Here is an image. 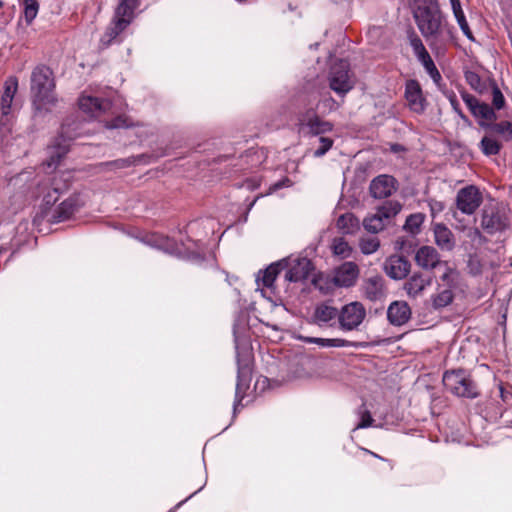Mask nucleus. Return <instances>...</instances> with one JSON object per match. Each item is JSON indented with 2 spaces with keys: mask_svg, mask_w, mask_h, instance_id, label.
I'll list each match as a JSON object with an SVG mask.
<instances>
[{
  "mask_svg": "<svg viewBox=\"0 0 512 512\" xmlns=\"http://www.w3.org/2000/svg\"><path fill=\"white\" fill-rule=\"evenodd\" d=\"M215 221L204 218L190 222L186 228L187 242L175 240L157 233L147 235L145 243L176 256L200 258L205 254V239L214 233Z\"/></svg>",
  "mask_w": 512,
  "mask_h": 512,
  "instance_id": "nucleus-1",
  "label": "nucleus"
},
{
  "mask_svg": "<svg viewBox=\"0 0 512 512\" xmlns=\"http://www.w3.org/2000/svg\"><path fill=\"white\" fill-rule=\"evenodd\" d=\"M416 24L436 53H442L448 42L452 41V29L442 21L436 0H409Z\"/></svg>",
  "mask_w": 512,
  "mask_h": 512,
  "instance_id": "nucleus-2",
  "label": "nucleus"
},
{
  "mask_svg": "<svg viewBox=\"0 0 512 512\" xmlns=\"http://www.w3.org/2000/svg\"><path fill=\"white\" fill-rule=\"evenodd\" d=\"M56 181V178L54 179ZM53 193H48L44 197L46 206H53L58 199V195L67 187V184L59 186L56 182L53 183ZM87 200L86 195L83 193H75L69 198L60 203L57 207H46L41 214L42 219L48 222L58 223L69 219L79 208L85 205Z\"/></svg>",
  "mask_w": 512,
  "mask_h": 512,
  "instance_id": "nucleus-3",
  "label": "nucleus"
},
{
  "mask_svg": "<svg viewBox=\"0 0 512 512\" xmlns=\"http://www.w3.org/2000/svg\"><path fill=\"white\" fill-rule=\"evenodd\" d=\"M54 80L51 70L46 66L36 67L31 75L33 104L38 111H48L55 104Z\"/></svg>",
  "mask_w": 512,
  "mask_h": 512,
  "instance_id": "nucleus-4",
  "label": "nucleus"
},
{
  "mask_svg": "<svg viewBox=\"0 0 512 512\" xmlns=\"http://www.w3.org/2000/svg\"><path fill=\"white\" fill-rule=\"evenodd\" d=\"M137 6L138 0H120L113 23L101 38L104 46H108L132 22Z\"/></svg>",
  "mask_w": 512,
  "mask_h": 512,
  "instance_id": "nucleus-5",
  "label": "nucleus"
},
{
  "mask_svg": "<svg viewBox=\"0 0 512 512\" xmlns=\"http://www.w3.org/2000/svg\"><path fill=\"white\" fill-rule=\"evenodd\" d=\"M235 335V343L237 350V383H236V391H235V401L233 410L236 413L238 405L244 398L245 392L249 388V383L251 379V356L248 352L241 353L239 351V338L236 335V331L234 330Z\"/></svg>",
  "mask_w": 512,
  "mask_h": 512,
  "instance_id": "nucleus-6",
  "label": "nucleus"
},
{
  "mask_svg": "<svg viewBox=\"0 0 512 512\" xmlns=\"http://www.w3.org/2000/svg\"><path fill=\"white\" fill-rule=\"evenodd\" d=\"M402 209V205L397 201H387L372 214L366 216L363 220L364 228L370 233L382 231L391 218L395 217Z\"/></svg>",
  "mask_w": 512,
  "mask_h": 512,
  "instance_id": "nucleus-7",
  "label": "nucleus"
},
{
  "mask_svg": "<svg viewBox=\"0 0 512 512\" xmlns=\"http://www.w3.org/2000/svg\"><path fill=\"white\" fill-rule=\"evenodd\" d=\"M443 384L456 396L474 398L477 390L469 376L463 370L447 371L443 375Z\"/></svg>",
  "mask_w": 512,
  "mask_h": 512,
  "instance_id": "nucleus-8",
  "label": "nucleus"
},
{
  "mask_svg": "<svg viewBox=\"0 0 512 512\" xmlns=\"http://www.w3.org/2000/svg\"><path fill=\"white\" fill-rule=\"evenodd\" d=\"M330 88L338 95H345L354 86V80L346 60H339L331 66L329 73Z\"/></svg>",
  "mask_w": 512,
  "mask_h": 512,
  "instance_id": "nucleus-9",
  "label": "nucleus"
},
{
  "mask_svg": "<svg viewBox=\"0 0 512 512\" xmlns=\"http://www.w3.org/2000/svg\"><path fill=\"white\" fill-rule=\"evenodd\" d=\"M480 225L490 235L504 231L508 225L505 212L501 210L498 204L485 205L481 212Z\"/></svg>",
  "mask_w": 512,
  "mask_h": 512,
  "instance_id": "nucleus-10",
  "label": "nucleus"
},
{
  "mask_svg": "<svg viewBox=\"0 0 512 512\" xmlns=\"http://www.w3.org/2000/svg\"><path fill=\"white\" fill-rule=\"evenodd\" d=\"M366 317V309L358 301L350 302L344 305L339 311V326L343 331H353L358 329Z\"/></svg>",
  "mask_w": 512,
  "mask_h": 512,
  "instance_id": "nucleus-11",
  "label": "nucleus"
},
{
  "mask_svg": "<svg viewBox=\"0 0 512 512\" xmlns=\"http://www.w3.org/2000/svg\"><path fill=\"white\" fill-rule=\"evenodd\" d=\"M462 99L472 115L477 119L479 126L489 128L496 121L497 115L487 103L480 102L469 93H462Z\"/></svg>",
  "mask_w": 512,
  "mask_h": 512,
  "instance_id": "nucleus-12",
  "label": "nucleus"
},
{
  "mask_svg": "<svg viewBox=\"0 0 512 512\" xmlns=\"http://www.w3.org/2000/svg\"><path fill=\"white\" fill-rule=\"evenodd\" d=\"M285 270L284 278L289 282H298L306 279L313 270L312 262L306 257H289L281 260Z\"/></svg>",
  "mask_w": 512,
  "mask_h": 512,
  "instance_id": "nucleus-13",
  "label": "nucleus"
},
{
  "mask_svg": "<svg viewBox=\"0 0 512 512\" xmlns=\"http://www.w3.org/2000/svg\"><path fill=\"white\" fill-rule=\"evenodd\" d=\"M482 203V194L474 185L461 188L456 195V207L463 214L472 215Z\"/></svg>",
  "mask_w": 512,
  "mask_h": 512,
  "instance_id": "nucleus-14",
  "label": "nucleus"
},
{
  "mask_svg": "<svg viewBox=\"0 0 512 512\" xmlns=\"http://www.w3.org/2000/svg\"><path fill=\"white\" fill-rule=\"evenodd\" d=\"M359 275V266L355 262L346 261L334 268L332 282L335 287L350 288L356 284Z\"/></svg>",
  "mask_w": 512,
  "mask_h": 512,
  "instance_id": "nucleus-15",
  "label": "nucleus"
},
{
  "mask_svg": "<svg viewBox=\"0 0 512 512\" xmlns=\"http://www.w3.org/2000/svg\"><path fill=\"white\" fill-rule=\"evenodd\" d=\"M299 125V131L304 136H322L333 129L332 123L321 120L316 114L303 116Z\"/></svg>",
  "mask_w": 512,
  "mask_h": 512,
  "instance_id": "nucleus-16",
  "label": "nucleus"
},
{
  "mask_svg": "<svg viewBox=\"0 0 512 512\" xmlns=\"http://www.w3.org/2000/svg\"><path fill=\"white\" fill-rule=\"evenodd\" d=\"M410 263L403 256L392 255L384 263L385 273L392 279L400 280L407 276Z\"/></svg>",
  "mask_w": 512,
  "mask_h": 512,
  "instance_id": "nucleus-17",
  "label": "nucleus"
},
{
  "mask_svg": "<svg viewBox=\"0 0 512 512\" xmlns=\"http://www.w3.org/2000/svg\"><path fill=\"white\" fill-rule=\"evenodd\" d=\"M361 291L370 301H378L385 297L384 279L380 275H374L365 279L361 285Z\"/></svg>",
  "mask_w": 512,
  "mask_h": 512,
  "instance_id": "nucleus-18",
  "label": "nucleus"
},
{
  "mask_svg": "<svg viewBox=\"0 0 512 512\" xmlns=\"http://www.w3.org/2000/svg\"><path fill=\"white\" fill-rule=\"evenodd\" d=\"M78 104L80 110L90 117H98L110 107V103L107 100H100L97 97L86 94L79 98Z\"/></svg>",
  "mask_w": 512,
  "mask_h": 512,
  "instance_id": "nucleus-19",
  "label": "nucleus"
},
{
  "mask_svg": "<svg viewBox=\"0 0 512 512\" xmlns=\"http://www.w3.org/2000/svg\"><path fill=\"white\" fill-rule=\"evenodd\" d=\"M405 97L411 110L421 113L425 109V99L416 80H409L405 87Z\"/></svg>",
  "mask_w": 512,
  "mask_h": 512,
  "instance_id": "nucleus-20",
  "label": "nucleus"
},
{
  "mask_svg": "<svg viewBox=\"0 0 512 512\" xmlns=\"http://www.w3.org/2000/svg\"><path fill=\"white\" fill-rule=\"evenodd\" d=\"M395 189V179L388 175H380L373 179L370 184V192L374 198L389 197Z\"/></svg>",
  "mask_w": 512,
  "mask_h": 512,
  "instance_id": "nucleus-21",
  "label": "nucleus"
},
{
  "mask_svg": "<svg viewBox=\"0 0 512 512\" xmlns=\"http://www.w3.org/2000/svg\"><path fill=\"white\" fill-rule=\"evenodd\" d=\"M417 265L426 270L438 267L442 261L439 259L437 250L432 246L420 247L415 255Z\"/></svg>",
  "mask_w": 512,
  "mask_h": 512,
  "instance_id": "nucleus-22",
  "label": "nucleus"
},
{
  "mask_svg": "<svg viewBox=\"0 0 512 512\" xmlns=\"http://www.w3.org/2000/svg\"><path fill=\"white\" fill-rule=\"evenodd\" d=\"M436 245L443 251H451L455 247V238L452 231L442 223L433 226Z\"/></svg>",
  "mask_w": 512,
  "mask_h": 512,
  "instance_id": "nucleus-23",
  "label": "nucleus"
},
{
  "mask_svg": "<svg viewBox=\"0 0 512 512\" xmlns=\"http://www.w3.org/2000/svg\"><path fill=\"white\" fill-rule=\"evenodd\" d=\"M411 315L410 307L405 302H394L392 303L387 311L389 321L393 325H403L406 323Z\"/></svg>",
  "mask_w": 512,
  "mask_h": 512,
  "instance_id": "nucleus-24",
  "label": "nucleus"
},
{
  "mask_svg": "<svg viewBox=\"0 0 512 512\" xmlns=\"http://www.w3.org/2000/svg\"><path fill=\"white\" fill-rule=\"evenodd\" d=\"M454 299L453 289L450 286L438 285L436 291L430 296L433 309L440 310L452 303Z\"/></svg>",
  "mask_w": 512,
  "mask_h": 512,
  "instance_id": "nucleus-25",
  "label": "nucleus"
},
{
  "mask_svg": "<svg viewBox=\"0 0 512 512\" xmlns=\"http://www.w3.org/2000/svg\"><path fill=\"white\" fill-rule=\"evenodd\" d=\"M132 126L133 125L131 120L125 115H120L113 119L111 122L106 123V127L108 129L126 128L129 129V134H133L136 137L141 138L146 131L145 127L143 125H136L134 127Z\"/></svg>",
  "mask_w": 512,
  "mask_h": 512,
  "instance_id": "nucleus-26",
  "label": "nucleus"
},
{
  "mask_svg": "<svg viewBox=\"0 0 512 512\" xmlns=\"http://www.w3.org/2000/svg\"><path fill=\"white\" fill-rule=\"evenodd\" d=\"M17 88L18 82L16 78H9L5 82L4 92L1 97V110L3 115H8L10 113Z\"/></svg>",
  "mask_w": 512,
  "mask_h": 512,
  "instance_id": "nucleus-27",
  "label": "nucleus"
},
{
  "mask_svg": "<svg viewBox=\"0 0 512 512\" xmlns=\"http://www.w3.org/2000/svg\"><path fill=\"white\" fill-rule=\"evenodd\" d=\"M69 151V145L66 140L57 142L56 145L48 147L49 157L44 163L47 169H55L60 162V159Z\"/></svg>",
  "mask_w": 512,
  "mask_h": 512,
  "instance_id": "nucleus-28",
  "label": "nucleus"
},
{
  "mask_svg": "<svg viewBox=\"0 0 512 512\" xmlns=\"http://www.w3.org/2000/svg\"><path fill=\"white\" fill-rule=\"evenodd\" d=\"M284 270L283 265H281V261L275 264H271L267 269L263 272H260L256 278L258 288L262 285L266 288H271L281 271Z\"/></svg>",
  "mask_w": 512,
  "mask_h": 512,
  "instance_id": "nucleus-29",
  "label": "nucleus"
},
{
  "mask_svg": "<svg viewBox=\"0 0 512 512\" xmlns=\"http://www.w3.org/2000/svg\"><path fill=\"white\" fill-rule=\"evenodd\" d=\"M431 283L430 278H425L422 275L414 274L406 283L405 290L409 296L416 297L420 295L427 286Z\"/></svg>",
  "mask_w": 512,
  "mask_h": 512,
  "instance_id": "nucleus-30",
  "label": "nucleus"
},
{
  "mask_svg": "<svg viewBox=\"0 0 512 512\" xmlns=\"http://www.w3.org/2000/svg\"><path fill=\"white\" fill-rule=\"evenodd\" d=\"M339 311L328 304H320L316 307L314 317L319 324H326L338 318Z\"/></svg>",
  "mask_w": 512,
  "mask_h": 512,
  "instance_id": "nucleus-31",
  "label": "nucleus"
},
{
  "mask_svg": "<svg viewBox=\"0 0 512 512\" xmlns=\"http://www.w3.org/2000/svg\"><path fill=\"white\" fill-rule=\"evenodd\" d=\"M338 229L344 234H353L359 227V220L351 213L341 215L336 223Z\"/></svg>",
  "mask_w": 512,
  "mask_h": 512,
  "instance_id": "nucleus-32",
  "label": "nucleus"
},
{
  "mask_svg": "<svg viewBox=\"0 0 512 512\" xmlns=\"http://www.w3.org/2000/svg\"><path fill=\"white\" fill-rule=\"evenodd\" d=\"M306 343L317 344L320 347H349L353 344L345 339L341 338H318V337H306L304 338Z\"/></svg>",
  "mask_w": 512,
  "mask_h": 512,
  "instance_id": "nucleus-33",
  "label": "nucleus"
},
{
  "mask_svg": "<svg viewBox=\"0 0 512 512\" xmlns=\"http://www.w3.org/2000/svg\"><path fill=\"white\" fill-rule=\"evenodd\" d=\"M419 62L423 65L427 73L430 75V77L433 79V81L438 84L440 80L442 79L439 71L437 70L432 58L430 57L429 53L426 51L423 54L416 56Z\"/></svg>",
  "mask_w": 512,
  "mask_h": 512,
  "instance_id": "nucleus-34",
  "label": "nucleus"
},
{
  "mask_svg": "<svg viewBox=\"0 0 512 512\" xmlns=\"http://www.w3.org/2000/svg\"><path fill=\"white\" fill-rule=\"evenodd\" d=\"M424 219L425 216L422 213L411 214L407 217L403 228L410 234L416 235L420 232Z\"/></svg>",
  "mask_w": 512,
  "mask_h": 512,
  "instance_id": "nucleus-35",
  "label": "nucleus"
},
{
  "mask_svg": "<svg viewBox=\"0 0 512 512\" xmlns=\"http://www.w3.org/2000/svg\"><path fill=\"white\" fill-rule=\"evenodd\" d=\"M23 18L27 25H30L37 17L39 12V3L37 0H22Z\"/></svg>",
  "mask_w": 512,
  "mask_h": 512,
  "instance_id": "nucleus-36",
  "label": "nucleus"
},
{
  "mask_svg": "<svg viewBox=\"0 0 512 512\" xmlns=\"http://www.w3.org/2000/svg\"><path fill=\"white\" fill-rule=\"evenodd\" d=\"M331 249L334 255L343 259L352 255L353 249L344 238H335L332 242Z\"/></svg>",
  "mask_w": 512,
  "mask_h": 512,
  "instance_id": "nucleus-37",
  "label": "nucleus"
},
{
  "mask_svg": "<svg viewBox=\"0 0 512 512\" xmlns=\"http://www.w3.org/2000/svg\"><path fill=\"white\" fill-rule=\"evenodd\" d=\"M380 247V241L376 236H365L359 240V248L365 255L375 253Z\"/></svg>",
  "mask_w": 512,
  "mask_h": 512,
  "instance_id": "nucleus-38",
  "label": "nucleus"
},
{
  "mask_svg": "<svg viewBox=\"0 0 512 512\" xmlns=\"http://www.w3.org/2000/svg\"><path fill=\"white\" fill-rule=\"evenodd\" d=\"M438 268L442 270V275L440 276V279L444 282L442 286H450L453 288L457 276L456 270L446 261L441 262Z\"/></svg>",
  "mask_w": 512,
  "mask_h": 512,
  "instance_id": "nucleus-39",
  "label": "nucleus"
},
{
  "mask_svg": "<svg viewBox=\"0 0 512 512\" xmlns=\"http://www.w3.org/2000/svg\"><path fill=\"white\" fill-rule=\"evenodd\" d=\"M312 283L316 289L321 291L322 293H329L332 290L333 282L332 277L330 278L328 275L323 273H318L314 275L312 279Z\"/></svg>",
  "mask_w": 512,
  "mask_h": 512,
  "instance_id": "nucleus-40",
  "label": "nucleus"
},
{
  "mask_svg": "<svg viewBox=\"0 0 512 512\" xmlns=\"http://www.w3.org/2000/svg\"><path fill=\"white\" fill-rule=\"evenodd\" d=\"M493 132L502 136L505 141H512V122L502 121L499 123H492L489 127Z\"/></svg>",
  "mask_w": 512,
  "mask_h": 512,
  "instance_id": "nucleus-41",
  "label": "nucleus"
},
{
  "mask_svg": "<svg viewBox=\"0 0 512 512\" xmlns=\"http://www.w3.org/2000/svg\"><path fill=\"white\" fill-rule=\"evenodd\" d=\"M480 147L482 152L487 156L496 155L501 149V145L498 143V141L487 136L482 138Z\"/></svg>",
  "mask_w": 512,
  "mask_h": 512,
  "instance_id": "nucleus-42",
  "label": "nucleus"
},
{
  "mask_svg": "<svg viewBox=\"0 0 512 512\" xmlns=\"http://www.w3.org/2000/svg\"><path fill=\"white\" fill-rule=\"evenodd\" d=\"M320 146L314 150L313 155L315 157H322L330 150L333 145V140L329 137L320 136L318 139Z\"/></svg>",
  "mask_w": 512,
  "mask_h": 512,
  "instance_id": "nucleus-43",
  "label": "nucleus"
},
{
  "mask_svg": "<svg viewBox=\"0 0 512 512\" xmlns=\"http://www.w3.org/2000/svg\"><path fill=\"white\" fill-rule=\"evenodd\" d=\"M492 104L497 110L503 109L505 106V98L497 86L492 88Z\"/></svg>",
  "mask_w": 512,
  "mask_h": 512,
  "instance_id": "nucleus-44",
  "label": "nucleus"
},
{
  "mask_svg": "<svg viewBox=\"0 0 512 512\" xmlns=\"http://www.w3.org/2000/svg\"><path fill=\"white\" fill-rule=\"evenodd\" d=\"M409 42H410V45L413 49L415 56L423 54L424 52L427 51L426 48L424 47L421 39L416 34L412 33L409 36Z\"/></svg>",
  "mask_w": 512,
  "mask_h": 512,
  "instance_id": "nucleus-45",
  "label": "nucleus"
},
{
  "mask_svg": "<svg viewBox=\"0 0 512 512\" xmlns=\"http://www.w3.org/2000/svg\"><path fill=\"white\" fill-rule=\"evenodd\" d=\"M360 414V422L355 427V429L367 428L372 425L373 418L368 410L364 409L359 412Z\"/></svg>",
  "mask_w": 512,
  "mask_h": 512,
  "instance_id": "nucleus-46",
  "label": "nucleus"
},
{
  "mask_svg": "<svg viewBox=\"0 0 512 512\" xmlns=\"http://www.w3.org/2000/svg\"><path fill=\"white\" fill-rule=\"evenodd\" d=\"M449 101H450V104L453 108V110L463 119V120H467V117L464 115V113L461 111L460 109V105H459V102L457 101L456 99V96L455 94H451L449 95Z\"/></svg>",
  "mask_w": 512,
  "mask_h": 512,
  "instance_id": "nucleus-47",
  "label": "nucleus"
},
{
  "mask_svg": "<svg viewBox=\"0 0 512 512\" xmlns=\"http://www.w3.org/2000/svg\"><path fill=\"white\" fill-rule=\"evenodd\" d=\"M319 105L325 107L329 112L338 108L337 102L332 97L323 99Z\"/></svg>",
  "mask_w": 512,
  "mask_h": 512,
  "instance_id": "nucleus-48",
  "label": "nucleus"
},
{
  "mask_svg": "<svg viewBox=\"0 0 512 512\" xmlns=\"http://www.w3.org/2000/svg\"><path fill=\"white\" fill-rule=\"evenodd\" d=\"M292 185V182L288 179V178H285L281 181H278L276 182L275 184H273L270 188H269V191H268V194H271L273 193L274 191L282 188V187H289Z\"/></svg>",
  "mask_w": 512,
  "mask_h": 512,
  "instance_id": "nucleus-49",
  "label": "nucleus"
},
{
  "mask_svg": "<svg viewBox=\"0 0 512 512\" xmlns=\"http://www.w3.org/2000/svg\"><path fill=\"white\" fill-rule=\"evenodd\" d=\"M454 16L460 28H463L464 26L468 25L463 10L455 12Z\"/></svg>",
  "mask_w": 512,
  "mask_h": 512,
  "instance_id": "nucleus-50",
  "label": "nucleus"
},
{
  "mask_svg": "<svg viewBox=\"0 0 512 512\" xmlns=\"http://www.w3.org/2000/svg\"><path fill=\"white\" fill-rule=\"evenodd\" d=\"M454 16L460 28H463L464 26L468 25L463 10L455 12Z\"/></svg>",
  "mask_w": 512,
  "mask_h": 512,
  "instance_id": "nucleus-51",
  "label": "nucleus"
},
{
  "mask_svg": "<svg viewBox=\"0 0 512 512\" xmlns=\"http://www.w3.org/2000/svg\"><path fill=\"white\" fill-rule=\"evenodd\" d=\"M454 16L460 28H463L464 26L468 25L463 10L455 12Z\"/></svg>",
  "mask_w": 512,
  "mask_h": 512,
  "instance_id": "nucleus-52",
  "label": "nucleus"
},
{
  "mask_svg": "<svg viewBox=\"0 0 512 512\" xmlns=\"http://www.w3.org/2000/svg\"><path fill=\"white\" fill-rule=\"evenodd\" d=\"M454 16L460 28H463L464 26L468 25L463 10L455 12Z\"/></svg>",
  "mask_w": 512,
  "mask_h": 512,
  "instance_id": "nucleus-53",
  "label": "nucleus"
},
{
  "mask_svg": "<svg viewBox=\"0 0 512 512\" xmlns=\"http://www.w3.org/2000/svg\"><path fill=\"white\" fill-rule=\"evenodd\" d=\"M31 174H32V172H28V171L20 173L19 175H17V177H15L13 179L14 184L17 185L18 183H20L22 181H26Z\"/></svg>",
  "mask_w": 512,
  "mask_h": 512,
  "instance_id": "nucleus-54",
  "label": "nucleus"
},
{
  "mask_svg": "<svg viewBox=\"0 0 512 512\" xmlns=\"http://www.w3.org/2000/svg\"><path fill=\"white\" fill-rule=\"evenodd\" d=\"M131 164L130 159H119L111 163V165H114L117 168H124Z\"/></svg>",
  "mask_w": 512,
  "mask_h": 512,
  "instance_id": "nucleus-55",
  "label": "nucleus"
},
{
  "mask_svg": "<svg viewBox=\"0 0 512 512\" xmlns=\"http://www.w3.org/2000/svg\"><path fill=\"white\" fill-rule=\"evenodd\" d=\"M451 2V6H452V10H453V13L455 12H458V11H461L462 8H461V4H460V1L459 0H450Z\"/></svg>",
  "mask_w": 512,
  "mask_h": 512,
  "instance_id": "nucleus-56",
  "label": "nucleus"
},
{
  "mask_svg": "<svg viewBox=\"0 0 512 512\" xmlns=\"http://www.w3.org/2000/svg\"><path fill=\"white\" fill-rule=\"evenodd\" d=\"M461 30L468 39L473 40L472 32L469 28V25L464 26L463 28H461Z\"/></svg>",
  "mask_w": 512,
  "mask_h": 512,
  "instance_id": "nucleus-57",
  "label": "nucleus"
},
{
  "mask_svg": "<svg viewBox=\"0 0 512 512\" xmlns=\"http://www.w3.org/2000/svg\"><path fill=\"white\" fill-rule=\"evenodd\" d=\"M461 30L468 39L473 40L472 32L469 28V25L464 26L463 28H461Z\"/></svg>",
  "mask_w": 512,
  "mask_h": 512,
  "instance_id": "nucleus-58",
  "label": "nucleus"
},
{
  "mask_svg": "<svg viewBox=\"0 0 512 512\" xmlns=\"http://www.w3.org/2000/svg\"><path fill=\"white\" fill-rule=\"evenodd\" d=\"M202 489V487L199 489V491ZM198 492L195 491L194 493H192L190 496H188L185 500L179 502L173 509H171L169 512H175L184 502H186L188 499H190L191 497H193L196 493Z\"/></svg>",
  "mask_w": 512,
  "mask_h": 512,
  "instance_id": "nucleus-59",
  "label": "nucleus"
},
{
  "mask_svg": "<svg viewBox=\"0 0 512 512\" xmlns=\"http://www.w3.org/2000/svg\"><path fill=\"white\" fill-rule=\"evenodd\" d=\"M468 80L470 81V83H472L473 81H475V79L477 78V76L475 74H471L470 76L467 77Z\"/></svg>",
  "mask_w": 512,
  "mask_h": 512,
  "instance_id": "nucleus-60",
  "label": "nucleus"
},
{
  "mask_svg": "<svg viewBox=\"0 0 512 512\" xmlns=\"http://www.w3.org/2000/svg\"><path fill=\"white\" fill-rule=\"evenodd\" d=\"M255 201H256V199L253 202H251L250 207H252L254 205Z\"/></svg>",
  "mask_w": 512,
  "mask_h": 512,
  "instance_id": "nucleus-61",
  "label": "nucleus"
},
{
  "mask_svg": "<svg viewBox=\"0 0 512 512\" xmlns=\"http://www.w3.org/2000/svg\"><path fill=\"white\" fill-rule=\"evenodd\" d=\"M2 6V2H0V7Z\"/></svg>",
  "mask_w": 512,
  "mask_h": 512,
  "instance_id": "nucleus-62",
  "label": "nucleus"
},
{
  "mask_svg": "<svg viewBox=\"0 0 512 512\" xmlns=\"http://www.w3.org/2000/svg\"><path fill=\"white\" fill-rule=\"evenodd\" d=\"M511 266H512V262H511Z\"/></svg>",
  "mask_w": 512,
  "mask_h": 512,
  "instance_id": "nucleus-63",
  "label": "nucleus"
}]
</instances>
